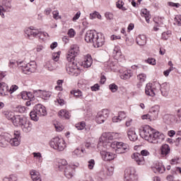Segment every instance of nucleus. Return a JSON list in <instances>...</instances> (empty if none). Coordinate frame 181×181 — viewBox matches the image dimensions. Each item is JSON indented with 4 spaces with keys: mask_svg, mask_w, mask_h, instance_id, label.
Segmentation results:
<instances>
[{
    "mask_svg": "<svg viewBox=\"0 0 181 181\" xmlns=\"http://www.w3.org/2000/svg\"><path fill=\"white\" fill-rule=\"evenodd\" d=\"M113 57L115 60H117L120 63L125 62V57L121 52V47L119 46H115L113 49Z\"/></svg>",
    "mask_w": 181,
    "mask_h": 181,
    "instance_id": "15",
    "label": "nucleus"
},
{
    "mask_svg": "<svg viewBox=\"0 0 181 181\" xmlns=\"http://www.w3.org/2000/svg\"><path fill=\"white\" fill-rule=\"evenodd\" d=\"M101 158L105 162H110L114 160L117 158V154L110 151H100Z\"/></svg>",
    "mask_w": 181,
    "mask_h": 181,
    "instance_id": "18",
    "label": "nucleus"
},
{
    "mask_svg": "<svg viewBox=\"0 0 181 181\" xmlns=\"http://www.w3.org/2000/svg\"><path fill=\"white\" fill-rule=\"evenodd\" d=\"M109 90H110L112 93H117V91H118V86L115 83H111L109 85Z\"/></svg>",
    "mask_w": 181,
    "mask_h": 181,
    "instance_id": "53",
    "label": "nucleus"
},
{
    "mask_svg": "<svg viewBox=\"0 0 181 181\" xmlns=\"http://www.w3.org/2000/svg\"><path fill=\"white\" fill-rule=\"evenodd\" d=\"M119 76L121 80H129V78L134 76V73L131 71V69L121 68L119 69Z\"/></svg>",
    "mask_w": 181,
    "mask_h": 181,
    "instance_id": "16",
    "label": "nucleus"
},
{
    "mask_svg": "<svg viewBox=\"0 0 181 181\" xmlns=\"http://www.w3.org/2000/svg\"><path fill=\"white\" fill-rule=\"evenodd\" d=\"M174 25H177V26H181V15L175 16L174 18Z\"/></svg>",
    "mask_w": 181,
    "mask_h": 181,
    "instance_id": "50",
    "label": "nucleus"
},
{
    "mask_svg": "<svg viewBox=\"0 0 181 181\" xmlns=\"http://www.w3.org/2000/svg\"><path fill=\"white\" fill-rule=\"evenodd\" d=\"M112 139H114L112 133L111 132L103 133L102 136L99 138L98 148L99 149H103L101 146H103V148H105L106 144H110V141H112Z\"/></svg>",
    "mask_w": 181,
    "mask_h": 181,
    "instance_id": "11",
    "label": "nucleus"
},
{
    "mask_svg": "<svg viewBox=\"0 0 181 181\" xmlns=\"http://www.w3.org/2000/svg\"><path fill=\"white\" fill-rule=\"evenodd\" d=\"M55 129L57 131V132H62V131L64 129V126L60 123H58L55 124Z\"/></svg>",
    "mask_w": 181,
    "mask_h": 181,
    "instance_id": "60",
    "label": "nucleus"
},
{
    "mask_svg": "<svg viewBox=\"0 0 181 181\" xmlns=\"http://www.w3.org/2000/svg\"><path fill=\"white\" fill-rule=\"evenodd\" d=\"M31 36H33V37H39V39H43V37L42 36H47V33L42 32L39 29L33 28Z\"/></svg>",
    "mask_w": 181,
    "mask_h": 181,
    "instance_id": "28",
    "label": "nucleus"
},
{
    "mask_svg": "<svg viewBox=\"0 0 181 181\" xmlns=\"http://www.w3.org/2000/svg\"><path fill=\"white\" fill-rule=\"evenodd\" d=\"M84 149L81 148H76L71 153L73 158H81L83 156V154L84 153Z\"/></svg>",
    "mask_w": 181,
    "mask_h": 181,
    "instance_id": "35",
    "label": "nucleus"
},
{
    "mask_svg": "<svg viewBox=\"0 0 181 181\" xmlns=\"http://www.w3.org/2000/svg\"><path fill=\"white\" fill-rule=\"evenodd\" d=\"M78 166H80L78 163L72 164L71 165H67V160L66 159H60L57 164V169L61 171L64 170L65 177L67 179H71L74 176V169L78 168Z\"/></svg>",
    "mask_w": 181,
    "mask_h": 181,
    "instance_id": "4",
    "label": "nucleus"
},
{
    "mask_svg": "<svg viewBox=\"0 0 181 181\" xmlns=\"http://www.w3.org/2000/svg\"><path fill=\"white\" fill-rule=\"evenodd\" d=\"M76 128L78 130V131H83V129H84V128H86V122H81L78 124H76Z\"/></svg>",
    "mask_w": 181,
    "mask_h": 181,
    "instance_id": "51",
    "label": "nucleus"
},
{
    "mask_svg": "<svg viewBox=\"0 0 181 181\" xmlns=\"http://www.w3.org/2000/svg\"><path fill=\"white\" fill-rule=\"evenodd\" d=\"M137 80L140 81V83H145L146 81V74H140L137 76Z\"/></svg>",
    "mask_w": 181,
    "mask_h": 181,
    "instance_id": "48",
    "label": "nucleus"
},
{
    "mask_svg": "<svg viewBox=\"0 0 181 181\" xmlns=\"http://www.w3.org/2000/svg\"><path fill=\"white\" fill-rule=\"evenodd\" d=\"M8 144H10L11 146H19L21 145V133L19 132H15L13 136L10 134Z\"/></svg>",
    "mask_w": 181,
    "mask_h": 181,
    "instance_id": "13",
    "label": "nucleus"
},
{
    "mask_svg": "<svg viewBox=\"0 0 181 181\" xmlns=\"http://www.w3.org/2000/svg\"><path fill=\"white\" fill-rule=\"evenodd\" d=\"M170 153V147L168 144H163L159 150L161 158H166Z\"/></svg>",
    "mask_w": 181,
    "mask_h": 181,
    "instance_id": "25",
    "label": "nucleus"
},
{
    "mask_svg": "<svg viewBox=\"0 0 181 181\" xmlns=\"http://www.w3.org/2000/svg\"><path fill=\"white\" fill-rule=\"evenodd\" d=\"M17 112H20V114H25V112H28L29 111V108L25 106H18L16 107Z\"/></svg>",
    "mask_w": 181,
    "mask_h": 181,
    "instance_id": "45",
    "label": "nucleus"
},
{
    "mask_svg": "<svg viewBox=\"0 0 181 181\" xmlns=\"http://www.w3.org/2000/svg\"><path fill=\"white\" fill-rule=\"evenodd\" d=\"M12 2V0H4L2 2L3 6L6 8V9H11L12 8V5L11 4Z\"/></svg>",
    "mask_w": 181,
    "mask_h": 181,
    "instance_id": "46",
    "label": "nucleus"
},
{
    "mask_svg": "<svg viewBox=\"0 0 181 181\" xmlns=\"http://www.w3.org/2000/svg\"><path fill=\"white\" fill-rule=\"evenodd\" d=\"M52 95L50 92L45 91V90H40V96L42 100H49Z\"/></svg>",
    "mask_w": 181,
    "mask_h": 181,
    "instance_id": "38",
    "label": "nucleus"
},
{
    "mask_svg": "<svg viewBox=\"0 0 181 181\" xmlns=\"http://www.w3.org/2000/svg\"><path fill=\"white\" fill-rule=\"evenodd\" d=\"M105 42V39L104 37V35L102 33H97L95 40L93 41L94 47H101L104 46V43Z\"/></svg>",
    "mask_w": 181,
    "mask_h": 181,
    "instance_id": "17",
    "label": "nucleus"
},
{
    "mask_svg": "<svg viewBox=\"0 0 181 181\" xmlns=\"http://www.w3.org/2000/svg\"><path fill=\"white\" fill-rule=\"evenodd\" d=\"M11 138V134L4 133L0 134V146L5 148L8 146V140Z\"/></svg>",
    "mask_w": 181,
    "mask_h": 181,
    "instance_id": "24",
    "label": "nucleus"
},
{
    "mask_svg": "<svg viewBox=\"0 0 181 181\" xmlns=\"http://www.w3.org/2000/svg\"><path fill=\"white\" fill-rule=\"evenodd\" d=\"M107 176H112V175H114V167L110 166L107 168Z\"/></svg>",
    "mask_w": 181,
    "mask_h": 181,
    "instance_id": "63",
    "label": "nucleus"
},
{
    "mask_svg": "<svg viewBox=\"0 0 181 181\" xmlns=\"http://www.w3.org/2000/svg\"><path fill=\"white\" fill-rule=\"evenodd\" d=\"M45 48L46 47L45 46V45H38L35 48V50L37 53H42V52H43V50H45Z\"/></svg>",
    "mask_w": 181,
    "mask_h": 181,
    "instance_id": "54",
    "label": "nucleus"
},
{
    "mask_svg": "<svg viewBox=\"0 0 181 181\" xmlns=\"http://www.w3.org/2000/svg\"><path fill=\"white\" fill-rule=\"evenodd\" d=\"M93 64V58H91V55L88 54L85 57L83 62H82V66L85 69H88V67H91Z\"/></svg>",
    "mask_w": 181,
    "mask_h": 181,
    "instance_id": "31",
    "label": "nucleus"
},
{
    "mask_svg": "<svg viewBox=\"0 0 181 181\" xmlns=\"http://www.w3.org/2000/svg\"><path fill=\"white\" fill-rule=\"evenodd\" d=\"M105 66H106L107 70H117V65H115V63L108 62L105 64Z\"/></svg>",
    "mask_w": 181,
    "mask_h": 181,
    "instance_id": "41",
    "label": "nucleus"
},
{
    "mask_svg": "<svg viewBox=\"0 0 181 181\" xmlns=\"http://www.w3.org/2000/svg\"><path fill=\"white\" fill-rule=\"evenodd\" d=\"M141 16L143 18H145L147 23H149V19H151V13H149V11H148V10L146 8H144L141 10Z\"/></svg>",
    "mask_w": 181,
    "mask_h": 181,
    "instance_id": "36",
    "label": "nucleus"
},
{
    "mask_svg": "<svg viewBox=\"0 0 181 181\" xmlns=\"http://www.w3.org/2000/svg\"><path fill=\"white\" fill-rule=\"evenodd\" d=\"M136 43L139 46H145L146 45V35H139L136 37Z\"/></svg>",
    "mask_w": 181,
    "mask_h": 181,
    "instance_id": "32",
    "label": "nucleus"
},
{
    "mask_svg": "<svg viewBox=\"0 0 181 181\" xmlns=\"http://www.w3.org/2000/svg\"><path fill=\"white\" fill-rule=\"evenodd\" d=\"M18 88H19V87H18V86L12 85L10 87V89H8V93H10V94H13V93H15V91H16V90H18Z\"/></svg>",
    "mask_w": 181,
    "mask_h": 181,
    "instance_id": "62",
    "label": "nucleus"
},
{
    "mask_svg": "<svg viewBox=\"0 0 181 181\" xmlns=\"http://www.w3.org/2000/svg\"><path fill=\"white\" fill-rule=\"evenodd\" d=\"M163 121L165 124H168V125L176 124V116L173 115H165L163 117Z\"/></svg>",
    "mask_w": 181,
    "mask_h": 181,
    "instance_id": "29",
    "label": "nucleus"
},
{
    "mask_svg": "<svg viewBox=\"0 0 181 181\" xmlns=\"http://www.w3.org/2000/svg\"><path fill=\"white\" fill-rule=\"evenodd\" d=\"M159 90H160L161 94L163 97H168V95H169L170 86L168 83H164L160 85Z\"/></svg>",
    "mask_w": 181,
    "mask_h": 181,
    "instance_id": "30",
    "label": "nucleus"
},
{
    "mask_svg": "<svg viewBox=\"0 0 181 181\" xmlns=\"http://www.w3.org/2000/svg\"><path fill=\"white\" fill-rule=\"evenodd\" d=\"M179 157H174L170 160V165H177L179 163Z\"/></svg>",
    "mask_w": 181,
    "mask_h": 181,
    "instance_id": "64",
    "label": "nucleus"
},
{
    "mask_svg": "<svg viewBox=\"0 0 181 181\" xmlns=\"http://www.w3.org/2000/svg\"><path fill=\"white\" fill-rule=\"evenodd\" d=\"M49 145L50 148H52L54 151H58V152H63L67 146L64 139L60 137L52 139L49 142Z\"/></svg>",
    "mask_w": 181,
    "mask_h": 181,
    "instance_id": "7",
    "label": "nucleus"
},
{
    "mask_svg": "<svg viewBox=\"0 0 181 181\" xmlns=\"http://www.w3.org/2000/svg\"><path fill=\"white\" fill-rule=\"evenodd\" d=\"M59 117L61 118H65L66 119H69L70 118V113L66 110H62L58 113Z\"/></svg>",
    "mask_w": 181,
    "mask_h": 181,
    "instance_id": "37",
    "label": "nucleus"
},
{
    "mask_svg": "<svg viewBox=\"0 0 181 181\" xmlns=\"http://www.w3.org/2000/svg\"><path fill=\"white\" fill-rule=\"evenodd\" d=\"M69 51H71L74 54L78 56V53H80V48L78 47V45H74L71 46Z\"/></svg>",
    "mask_w": 181,
    "mask_h": 181,
    "instance_id": "39",
    "label": "nucleus"
},
{
    "mask_svg": "<svg viewBox=\"0 0 181 181\" xmlns=\"http://www.w3.org/2000/svg\"><path fill=\"white\" fill-rule=\"evenodd\" d=\"M8 67H10V69H16V67H18L21 71L23 72L24 74H30L36 71L37 65L35 61H31L28 63L25 61L18 62L15 59H11L9 61Z\"/></svg>",
    "mask_w": 181,
    "mask_h": 181,
    "instance_id": "2",
    "label": "nucleus"
},
{
    "mask_svg": "<svg viewBox=\"0 0 181 181\" xmlns=\"http://www.w3.org/2000/svg\"><path fill=\"white\" fill-rule=\"evenodd\" d=\"M97 36V32L95 30H88L85 35V40L87 43H94V40Z\"/></svg>",
    "mask_w": 181,
    "mask_h": 181,
    "instance_id": "21",
    "label": "nucleus"
},
{
    "mask_svg": "<svg viewBox=\"0 0 181 181\" xmlns=\"http://www.w3.org/2000/svg\"><path fill=\"white\" fill-rule=\"evenodd\" d=\"M94 166H95V160L94 159H90L88 161V168L90 170H93L94 169Z\"/></svg>",
    "mask_w": 181,
    "mask_h": 181,
    "instance_id": "56",
    "label": "nucleus"
},
{
    "mask_svg": "<svg viewBox=\"0 0 181 181\" xmlns=\"http://www.w3.org/2000/svg\"><path fill=\"white\" fill-rule=\"evenodd\" d=\"M96 181H104L105 179V175H104V171H100L98 173L95 177Z\"/></svg>",
    "mask_w": 181,
    "mask_h": 181,
    "instance_id": "42",
    "label": "nucleus"
},
{
    "mask_svg": "<svg viewBox=\"0 0 181 181\" xmlns=\"http://www.w3.org/2000/svg\"><path fill=\"white\" fill-rule=\"evenodd\" d=\"M160 88V83L159 82L148 83L145 87V94L148 97H155Z\"/></svg>",
    "mask_w": 181,
    "mask_h": 181,
    "instance_id": "8",
    "label": "nucleus"
},
{
    "mask_svg": "<svg viewBox=\"0 0 181 181\" xmlns=\"http://www.w3.org/2000/svg\"><path fill=\"white\" fill-rule=\"evenodd\" d=\"M139 177L134 167H129L124 171V181H138Z\"/></svg>",
    "mask_w": 181,
    "mask_h": 181,
    "instance_id": "9",
    "label": "nucleus"
},
{
    "mask_svg": "<svg viewBox=\"0 0 181 181\" xmlns=\"http://www.w3.org/2000/svg\"><path fill=\"white\" fill-rule=\"evenodd\" d=\"M77 56L71 51H68L66 54V60L68 62L66 66V73H68L69 76H75L76 77L81 73V69L78 68L77 63L74 62V59Z\"/></svg>",
    "mask_w": 181,
    "mask_h": 181,
    "instance_id": "3",
    "label": "nucleus"
},
{
    "mask_svg": "<svg viewBox=\"0 0 181 181\" xmlns=\"http://www.w3.org/2000/svg\"><path fill=\"white\" fill-rule=\"evenodd\" d=\"M30 95H32V93L23 91L20 93L19 97L22 98V100H29Z\"/></svg>",
    "mask_w": 181,
    "mask_h": 181,
    "instance_id": "43",
    "label": "nucleus"
},
{
    "mask_svg": "<svg viewBox=\"0 0 181 181\" xmlns=\"http://www.w3.org/2000/svg\"><path fill=\"white\" fill-rule=\"evenodd\" d=\"M127 134L129 141L134 142V141H136L138 139V135L135 132V127L129 128L127 129Z\"/></svg>",
    "mask_w": 181,
    "mask_h": 181,
    "instance_id": "26",
    "label": "nucleus"
},
{
    "mask_svg": "<svg viewBox=\"0 0 181 181\" xmlns=\"http://www.w3.org/2000/svg\"><path fill=\"white\" fill-rule=\"evenodd\" d=\"M131 158L136 165H139V166L145 165V158H144L141 153H134L132 154Z\"/></svg>",
    "mask_w": 181,
    "mask_h": 181,
    "instance_id": "20",
    "label": "nucleus"
},
{
    "mask_svg": "<svg viewBox=\"0 0 181 181\" xmlns=\"http://www.w3.org/2000/svg\"><path fill=\"white\" fill-rule=\"evenodd\" d=\"M30 174L31 176V179L33 181H42V178H40V173H39V172L35 170H30Z\"/></svg>",
    "mask_w": 181,
    "mask_h": 181,
    "instance_id": "33",
    "label": "nucleus"
},
{
    "mask_svg": "<svg viewBox=\"0 0 181 181\" xmlns=\"http://www.w3.org/2000/svg\"><path fill=\"white\" fill-rule=\"evenodd\" d=\"M140 136L150 144H162L165 141V134L146 125L139 130Z\"/></svg>",
    "mask_w": 181,
    "mask_h": 181,
    "instance_id": "1",
    "label": "nucleus"
},
{
    "mask_svg": "<svg viewBox=\"0 0 181 181\" xmlns=\"http://www.w3.org/2000/svg\"><path fill=\"white\" fill-rule=\"evenodd\" d=\"M34 158L37 163V165H42V162H43V157L42 156V153L40 152H34L33 153Z\"/></svg>",
    "mask_w": 181,
    "mask_h": 181,
    "instance_id": "34",
    "label": "nucleus"
},
{
    "mask_svg": "<svg viewBox=\"0 0 181 181\" xmlns=\"http://www.w3.org/2000/svg\"><path fill=\"white\" fill-rule=\"evenodd\" d=\"M62 54V52L58 51L57 52H54L52 54V59L54 62H59V59L60 58V54Z\"/></svg>",
    "mask_w": 181,
    "mask_h": 181,
    "instance_id": "55",
    "label": "nucleus"
},
{
    "mask_svg": "<svg viewBox=\"0 0 181 181\" xmlns=\"http://www.w3.org/2000/svg\"><path fill=\"white\" fill-rule=\"evenodd\" d=\"M46 115H47V110L42 104L36 105L33 110L30 112L31 119L35 122L39 121V117H46Z\"/></svg>",
    "mask_w": 181,
    "mask_h": 181,
    "instance_id": "6",
    "label": "nucleus"
},
{
    "mask_svg": "<svg viewBox=\"0 0 181 181\" xmlns=\"http://www.w3.org/2000/svg\"><path fill=\"white\" fill-rule=\"evenodd\" d=\"M110 146L115 149L116 153H125L129 151V146L124 142L113 141Z\"/></svg>",
    "mask_w": 181,
    "mask_h": 181,
    "instance_id": "10",
    "label": "nucleus"
},
{
    "mask_svg": "<svg viewBox=\"0 0 181 181\" xmlns=\"http://www.w3.org/2000/svg\"><path fill=\"white\" fill-rule=\"evenodd\" d=\"M172 35V32L170 31H166L162 33V39L163 40H168V39H169V37H170V35Z\"/></svg>",
    "mask_w": 181,
    "mask_h": 181,
    "instance_id": "52",
    "label": "nucleus"
},
{
    "mask_svg": "<svg viewBox=\"0 0 181 181\" xmlns=\"http://www.w3.org/2000/svg\"><path fill=\"white\" fill-rule=\"evenodd\" d=\"M3 181H18V176L16 175H10L4 177Z\"/></svg>",
    "mask_w": 181,
    "mask_h": 181,
    "instance_id": "44",
    "label": "nucleus"
},
{
    "mask_svg": "<svg viewBox=\"0 0 181 181\" xmlns=\"http://www.w3.org/2000/svg\"><path fill=\"white\" fill-rule=\"evenodd\" d=\"M67 35L69 37H74L76 36V30H74L73 28H70L68 30Z\"/></svg>",
    "mask_w": 181,
    "mask_h": 181,
    "instance_id": "61",
    "label": "nucleus"
},
{
    "mask_svg": "<svg viewBox=\"0 0 181 181\" xmlns=\"http://www.w3.org/2000/svg\"><path fill=\"white\" fill-rule=\"evenodd\" d=\"M109 116L110 110L107 109H103L98 112L95 118L96 122L98 124H103V122H105V120Z\"/></svg>",
    "mask_w": 181,
    "mask_h": 181,
    "instance_id": "12",
    "label": "nucleus"
},
{
    "mask_svg": "<svg viewBox=\"0 0 181 181\" xmlns=\"http://www.w3.org/2000/svg\"><path fill=\"white\" fill-rule=\"evenodd\" d=\"M116 6L119 9H122V11H127V8L124 7V1L122 0H119L116 2Z\"/></svg>",
    "mask_w": 181,
    "mask_h": 181,
    "instance_id": "47",
    "label": "nucleus"
},
{
    "mask_svg": "<svg viewBox=\"0 0 181 181\" xmlns=\"http://www.w3.org/2000/svg\"><path fill=\"white\" fill-rule=\"evenodd\" d=\"M176 124H180L181 122V109L178 110L177 115H175Z\"/></svg>",
    "mask_w": 181,
    "mask_h": 181,
    "instance_id": "57",
    "label": "nucleus"
},
{
    "mask_svg": "<svg viewBox=\"0 0 181 181\" xmlns=\"http://www.w3.org/2000/svg\"><path fill=\"white\" fill-rule=\"evenodd\" d=\"M14 127L21 128L23 132H25V134H28V132L32 131L33 124H32V122L28 120L26 117L21 116L16 117V121H14Z\"/></svg>",
    "mask_w": 181,
    "mask_h": 181,
    "instance_id": "5",
    "label": "nucleus"
},
{
    "mask_svg": "<svg viewBox=\"0 0 181 181\" xmlns=\"http://www.w3.org/2000/svg\"><path fill=\"white\" fill-rule=\"evenodd\" d=\"M90 19H95L96 18L98 19H101V16L100 15V13L97 11H94L93 13H90Z\"/></svg>",
    "mask_w": 181,
    "mask_h": 181,
    "instance_id": "49",
    "label": "nucleus"
},
{
    "mask_svg": "<svg viewBox=\"0 0 181 181\" xmlns=\"http://www.w3.org/2000/svg\"><path fill=\"white\" fill-rule=\"evenodd\" d=\"M150 115H151V118L154 121H156L158 119V117H159V112H160V106L159 105H155L150 107L148 111Z\"/></svg>",
    "mask_w": 181,
    "mask_h": 181,
    "instance_id": "19",
    "label": "nucleus"
},
{
    "mask_svg": "<svg viewBox=\"0 0 181 181\" xmlns=\"http://www.w3.org/2000/svg\"><path fill=\"white\" fill-rule=\"evenodd\" d=\"M58 67L57 62L53 61H47L44 63V69L48 71H54V70H57Z\"/></svg>",
    "mask_w": 181,
    "mask_h": 181,
    "instance_id": "22",
    "label": "nucleus"
},
{
    "mask_svg": "<svg viewBox=\"0 0 181 181\" xmlns=\"http://www.w3.org/2000/svg\"><path fill=\"white\" fill-rule=\"evenodd\" d=\"M141 119H147L148 121H154L152 116L151 115V113L146 114V115H143L141 116Z\"/></svg>",
    "mask_w": 181,
    "mask_h": 181,
    "instance_id": "58",
    "label": "nucleus"
},
{
    "mask_svg": "<svg viewBox=\"0 0 181 181\" xmlns=\"http://www.w3.org/2000/svg\"><path fill=\"white\" fill-rule=\"evenodd\" d=\"M71 94L74 95L76 98H83V92L78 89L71 90Z\"/></svg>",
    "mask_w": 181,
    "mask_h": 181,
    "instance_id": "40",
    "label": "nucleus"
},
{
    "mask_svg": "<svg viewBox=\"0 0 181 181\" xmlns=\"http://www.w3.org/2000/svg\"><path fill=\"white\" fill-rule=\"evenodd\" d=\"M3 115L9 121H11V122H13V124L15 125V121H16V118H18V117H21L19 115H15V113L12 111H4L3 112Z\"/></svg>",
    "mask_w": 181,
    "mask_h": 181,
    "instance_id": "23",
    "label": "nucleus"
},
{
    "mask_svg": "<svg viewBox=\"0 0 181 181\" xmlns=\"http://www.w3.org/2000/svg\"><path fill=\"white\" fill-rule=\"evenodd\" d=\"M32 30H33L32 28H25L24 30V33H25V35H26L28 39H30V36H32Z\"/></svg>",
    "mask_w": 181,
    "mask_h": 181,
    "instance_id": "59",
    "label": "nucleus"
},
{
    "mask_svg": "<svg viewBox=\"0 0 181 181\" xmlns=\"http://www.w3.org/2000/svg\"><path fill=\"white\" fill-rule=\"evenodd\" d=\"M151 169L154 173L162 175L166 171V168L163 165V163L160 161H156L151 166Z\"/></svg>",
    "mask_w": 181,
    "mask_h": 181,
    "instance_id": "14",
    "label": "nucleus"
},
{
    "mask_svg": "<svg viewBox=\"0 0 181 181\" xmlns=\"http://www.w3.org/2000/svg\"><path fill=\"white\" fill-rule=\"evenodd\" d=\"M9 94V87L5 82H0V95L5 97Z\"/></svg>",
    "mask_w": 181,
    "mask_h": 181,
    "instance_id": "27",
    "label": "nucleus"
}]
</instances>
